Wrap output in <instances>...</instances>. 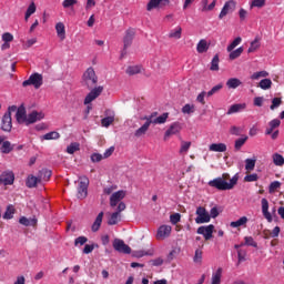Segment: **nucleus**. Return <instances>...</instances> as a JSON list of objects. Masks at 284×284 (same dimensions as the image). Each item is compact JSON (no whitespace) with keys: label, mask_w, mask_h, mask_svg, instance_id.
Segmentation results:
<instances>
[{"label":"nucleus","mask_w":284,"mask_h":284,"mask_svg":"<svg viewBox=\"0 0 284 284\" xmlns=\"http://www.w3.org/2000/svg\"><path fill=\"white\" fill-rule=\"evenodd\" d=\"M236 183H239V174L233 175L230 182L225 181L223 178H215L209 181L207 185L223 192L226 190H234V185H236Z\"/></svg>","instance_id":"1"},{"label":"nucleus","mask_w":284,"mask_h":284,"mask_svg":"<svg viewBox=\"0 0 284 284\" xmlns=\"http://www.w3.org/2000/svg\"><path fill=\"white\" fill-rule=\"evenodd\" d=\"M82 83L88 88V90H92L97 83H99V78L97 77V72L92 67L88 68L82 75Z\"/></svg>","instance_id":"2"},{"label":"nucleus","mask_w":284,"mask_h":284,"mask_svg":"<svg viewBox=\"0 0 284 284\" xmlns=\"http://www.w3.org/2000/svg\"><path fill=\"white\" fill-rule=\"evenodd\" d=\"M12 112H17V105H11L8 111L3 114L1 120V130L3 132L12 131Z\"/></svg>","instance_id":"3"},{"label":"nucleus","mask_w":284,"mask_h":284,"mask_svg":"<svg viewBox=\"0 0 284 284\" xmlns=\"http://www.w3.org/2000/svg\"><path fill=\"white\" fill-rule=\"evenodd\" d=\"M28 85H33L36 90H39L43 85V75L41 73H32L28 80L22 82V88H28Z\"/></svg>","instance_id":"4"},{"label":"nucleus","mask_w":284,"mask_h":284,"mask_svg":"<svg viewBox=\"0 0 284 284\" xmlns=\"http://www.w3.org/2000/svg\"><path fill=\"white\" fill-rule=\"evenodd\" d=\"M89 185L90 179H88V176L85 175L80 176V182L78 186V199H80L81 201H83V199H87Z\"/></svg>","instance_id":"5"},{"label":"nucleus","mask_w":284,"mask_h":284,"mask_svg":"<svg viewBox=\"0 0 284 284\" xmlns=\"http://www.w3.org/2000/svg\"><path fill=\"white\" fill-rule=\"evenodd\" d=\"M196 217L195 223L197 225H203V223H210V213L203 206H197L195 211Z\"/></svg>","instance_id":"6"},{"label":"nucleus","mask_w":284,"mask_h":284,"mask_svg":"<svg viewBox=\"0 0 284 284\" xmlns=\"http://www.w3.org/2000/svg\"><path fill=\"white\" fill-rule=\"evenodd\" d=\"M134 34H136V32L134 31V29H128L125 31L124 38H123V50L121 53V59H123V57H125V54H128V48H130V45H132V41H134Z\"/></svg>","instance_id":"7"},{"label":"nucleus","mask_w":284,"mask_h":284,"mask_svg":"<svg viewBox=\"0 0 284 284\" xmlns=\"http://www.w3.org/2000/svg\"><path fill=\"white\" fill-rule=\"evenodd\" d=\"M102 93H103V87L99 85V87L91 88V91L84 98V105H90L92 101H97V99H99V97H101Z\"/></svg>","instance_id":"8"},{"label":"nucleus","mask_w":284,"mask_h":284,"mask_svg":"<svg viewBox=\"0 0 284 284\" xmlns=\"http://www.w3.org/2000/svg\"><path fill=\"white\" fill-rule=\"evenodd\" d=\"M113 248L120 254H132V248L121 239L113 240Z\"/></svg>","instance_id":"9"},{"label":"nucleus","mask_w":284,"mask_h":284,"mask_svg":"<svg viewBox=\"0 0 284 284\" xmlns=\"http://www.w3.org/2000/svg\"><path fill=\"white\" fill-rule=\"evenodd\" d=\"M196 234H201L205 239V241H210V239H212L214 234V225L209 224V225L200 226L196 230Z\"/></svg>","instance_id":"10"},{"label":"nucleus","mask_w":284,"mask_h":284,"mask_svg":"<svg viewBox=\"0 0 284 284\" xmlns=\"http://www.w3.org/2000/svg\"><path fill=\"white\" fill-rule=\"evenodd\" d=\"M114 110L106 109L104 112V118L101 120L102 128H110L114 123Z\"/></svg>","instance_id":"11"},{"label":"nucleus","mask_w":284,"mask_h":284,"mask_svg":"<svg viewBox=\"0 0 284 284\" xmlns=\"http://www.w3.org/2000/svg\"><path fill=\"white\" fill-rule=\"evenodd\" d=\"M236 9V2L234 0L226 1L219 14V19H223L224 17H227L230 12H234Z\"/></svg>","instance_id":"12"},{"label":"nucleus","mask_w":284,"mask_h":284,"mask_svg":"<svg viewBox=\"0 0 284 284\" xmlns=\"http://www.w3.org/2000/svg\"><path fill=\"white\" fill-rule=\"evenodd\" d=\"M0 183L2 185H13L14 184V172L3 171L0 174Z\"/></svg>","instance_id":"13"},{"label":"nucleus","mask_w":284,"mask_h":284,"mask_svg":"<svg viewBox=\"0 0 284 284\" xmlns=\"http://www.w3.org/2000/svg\"><path fill=\"white\" fill-rule=\"evenodd\" d=\"M125 194H126V192L123 191V190L114 192L110 196V205H111V207H116L118 203H121V201H123L125 199Z\"/></svg>","instance_id":"14"},{"label":"nucleus","mask_w":284,"mask_h":284,"mask_svg":"<svg viewBox=\"0 0 284 284\" xmlns=\"http://www.w3.org/2000/svg\"><path fill=\"white\" fill-rule=\"evenodd\" d=\"M45 114L43 112L39 111H32L27 115V122L26 125H32V123H37V121H41L44 119Z\"/></svg>","instance_id":"15"},{"label":"nucleus","mask_w":284,"mask_h":284,"mask_svg":"<svg viewBox=\"0 0 284 284\" xmlns=\"http://www.w3.org/2000/svg\"><path fill=\"white\" fill-rule=\"evenodd\" d=\"M261 203H262V214L264 219H266L267 223H272L274 219L272 217V213H270V202L267 201V199L264 197L261 200Z\"/></svg>","instance_id":"16"},{"label":"nucleus","mask_w":284,"mask_h":284,"mask_svg":"<svg viewBox=\"0 0 284 284\" xmlns=\"http://www.w3.org/2000/svg\"><path fill=\"white\" fill-rule=\"evenodd\" d=\"M179 132H181V123L179 122L172 123L164 133V141H166L168 139H170V136L174 134H179Z\"/></svg>","instance_id":"17"},{"label":"nucleus","mask_w":284,"mask_h":284,"mask_svg":"<svg viewBox=\"0 0 284 284\" xmlns=\"http://www.w3.org/2000/svg\"><path fill=\"white\" fill-rule=\"evenodd\" d=\"M17 112H16V119L18 121V123H27L28 120V114L26 112V106H23V104H21L18 109L16 108Z\"/></svg>","instance_id":"18"},{"label":"nucleus","mask_w":284,"mask_h":284,"mask_svg":"<svg viewBox=\"0 0 284 284\" xmlns=\"http://www.w3.org/2000/svg\"><path fill=\"white\" fill-rule=\"evenodd\" d=\"M170 234H172V226L164 224L158 229L156 239H168Z\"/></svg>","instance_id":"19"},{"label":"nucleus","mask_w":284,"mask_h":284,"mask_svg":"<svg viewBox=\"0 0 284 284\" xmlns=\"http://www.w3.org/2000/svg\"><path fill=\"white\" fill-rule=\"evenodd\" d=\"M221 278H223V267H217L212 273L211 284H221Z\"/></svg>","instance_id":"20"},{"label":"nucleus","mask_w":284,"mask_h":284,"mask_svg":"<svg viewBox=\"0 0 284 284\" xmlns=\"http://www.w3.org/2000/svg\"><path fill=\"white\" fill-rule=\"evenodd\" d=\"M210 50V43H207V40L202 39L196 44V52L199 54H204V52H207Z\"/></svg>","instance_id":"21"},{"label":"nucleus","mask_w":284,"mask_h":284,"mask_svg":"<svg viewBox=\"0 0 284 284\" xmlns=\"http://www.w3.org/2000/svg\"><path fill=\"white\" fill-rule=\"evenodd\" d=\"M247 108L246 103L232 104L227 110L226 114H236V112H243Z\"/></svg>","instance_id":"22"},{"label":"nucleus","mask_w":284,"mask_h":284,"mask_svg":"<svg viewBox=\"0 0 284 284\" xmlns=\"http://www.w3.org/2000/svg\"><path fill=\"white\" fill-rule=\"evenodd\" d=\"M19 223L20 225H24V227H34V225H37V219L36 217H26V216H21L19 219Z\"/></svg>","instance_id":"23"},{"label":"nucleus","mask_w":284,"mask_h":284,"mask_svg":"<svg viewBox=\"0 0 284 284\" xmlns=\"http://www.w3.org/2000/svg\"><path fill=\"white\" fill-rule=\"evenodd\" d=\"M103 212H100L95 217L93 224L91 225L92 232H99V230H101V223H103Z\"/></svg>","instance_id":"24"},{"label":"nucleus","mask_w":284,"mask_h":284,"mask_svg":"<svg viewBox=\"0 0 284 284\" xmlns=\"http://www.w3.org/2000/svg\"><path fill=\"white\" fill-rule=\"evenodd\" d=\"M209 150L210 152H227V145L225 143H212Z\"/></svg>","instance_id":"25"},{"label":"nucleus","mask_w":284,"mask_h":284,"mask_svg":"<svg viewBox=\"0 0 284 284\" xmlns=\"http://www.w3.org/2000/svg\"><path fill=\"white\" fill-rule=\"evenodd\" d=\"M38 183H41V179L38 176H34V175H29L27 178V181H26V185L27 187H36Z\"/></svg>","instance_id":"26"},{"label":"nucleus","mask_w":284,"mask_h":284,"mask_svg":"<svg viewBox=\"0 0 284 284\" xmlns=\"http://www.w3.org/2000/svg\"><path fill=\"white\" fill-rule=\"evenodd\" d=\"M159 115L158 112H153L150 115H145L143 120L145 121L144 124L150 128V125H156V116Z\"/></svg>","instance_id":"27"},{"label":"nucleus","mask_w":284,"mask_h":284,"mask_svg":"<svg viewBox=\"0 0 284 284\" xmlns=\"http://www.w3.org/2000/svg\"><path fill=\"white\" fill-rule=\"evenodd\" d=\"M243 82H241L237 78H230L226 81V87L229 90H236Z\"/></svg>","instance_id":"28"},{"label":"nucleus","mask_w":284,"mask_h":284,"mask_svg":"<svg viewBox=\"0 0 284 284\" xmlns=\"http://www.w3.org/2000/svg\"><path fill=\"white\" fill-rule=\"evenodd\" d=\"M38 176L41 181H50V176H52V171L48 169H42L39 171Z\"/></svg>","instance_id":"29"},{"label":"nucleus","mask_w":284,"mask_h":284,"mask_svg":"<svg viewBox=\"0 0 284 284\" xmlns=\"http://www.w3.org/2000/svg\"><path fill=\"white\" fill-rule=\"evenodd\" d=\"M169 3L170 0H150L149 3L146 4V10L148 12H151V10H154L158 6H161V3Z\"/></svg>","instance_id":"30"},{"label":"nucleus","mask_w":284,"mask_h":284,"mask_svg":"<svg viewBox=\"0 0 284 284\" xmlns=\"http://www.w3.org/2000/svg\"><path fill=\"white\" fill-rule=\"evenodd\" d=\"M55 30H57L58 37L61 40L65 39V24H63V22H58L55 24Z\"/></svg>","instance_id":"31"},{"label":"nucleus","mask_w":284,"mask_h":284,"mask_svg":"<svg viewBox=\"0 0 284 284\" xmlns=\"http://www.w3.org/2000/svg\"><path fill=\"white\" fill-rule=\"evenodd\" d=\"M272 159H273V163L274 165H276L277 168H283L284 165V158L281 153H274L272 155Z\"/></svg>","instance_id":"32"},{"label":"nucleus","mask_w":284,"mask_h":284,"mask_svg":"<svg viewBox=\"0 0 284 284\" xmlns=\"http://www.w3.org/2000/svg\"><path fill=\"white\" fill-rule=\"evenodd\" d=\"M142 67L136 64V65H130L126 69V74L130 77H134V74H141Z\"/></svg>","instance_id":"33"},{"label":"nucleus","mask_w":284,"mask_h":284,"mask_svg":"<svg viewBox=\"0 0 284 284\" xmlns=\"http://www.w3.org/2000/svg\"><path fill=\"white\" fill-rule=\"evenodd\" d=\"M79 3V0H63L62 8L64 10H74V7Z\"/></svg>","instance_id":"34"},{"label":"nucleus","mask_w":284,"mask_h":284,"mask_svg":"<svg viewBox=\"0 0 284 284\" xmlns=\"http://www.w3.org/2000/svg\"><path fill=\"white\" fill-rule=\"evenodd\" d=\"M44 141H57V139H61V134L57 131H51L42 136Z\"/></svg>","instance_id":"35"},{"label":"nucleus","mask_w":284,"mask_h":284,"mask_svg":"<svg viewBox=\"0 0 284 284\" xmlns=\"http://www.w3.org/2000/svg\"><path fill=\"white\" fill-rule=\"evenodd\" d=\"M243 225H247V216H242L237 221L230 223L231 227H243Z\"/></svg>","instance_id":"36"},{"label":"nucleus","mask_w":284,"mask_h":284,"mask_svg":"<svg viewBox=\"0 0 284 284\" xmlns=\"http://www.w3.org/2000/svg\"><path fill=\"white\" fill-rule=\"evenodd\" d=\"M13 148H12V143H10V141H4L2 142V145L0 148V152L2 154H10V152H12Z\"/></svg>","instance_id":"37"},{"label":"nucleus","mask_w":284,"mask_h":284,"mask_svg":"<svg viewBox=\"0 0 284 284\" xmlns=\"http://www.w3.org/2000/svg\"><path fill=\"white\" fill-rule=\"evenodd\" d=\"M266 77H270L267 71H257L251 75V79L252 81H258V79H266Z\"/></svg>","instance_id":"38"},{"label":"nucleus","mask_w":284,"mask_h":284,"mask_svg":"<svg viewBox=\"0 0 284 284\" xmlns=\"http://www.w3.org/2000/svg\"><path fill=\"white\" fill-rule=\"evenodd\" d=\"M81 150V144L78 142H72L70 145L67 146L68 154H74V152H79Z\"/></svg>","instance_id":"39"},{"label":"nucleus","mask_w":284,"mask_h":284,"mask_svg":"<svg viewBox=\"0 0 284 284\" xmlns=\"http://www.w3.org/2000/svg\"><path fill=\"white\" fill-rule=\"evenodd\" d=\"M2 219H4L6 221H10L11 219H14V207L12 206H7V210L4 212V214L2 215Z\"/></svg>","instance_id":"40"},{"label":"nucleus","mask_w":284,"mask_h":284,"mask_svg":"<svg viewBox=\"0 0 284 284\" xmlns=\"http://www.w3.org/2000/svg\"><path fill=\"white\" fill-rule=\"evenodd\" d=\"M181 32H183V29L181 27H176L175 29L170 31L169 38L170 39H181Z\"/></svg>","instance_id":"41"},{"label":"nucleus","mask_w":284,"mask_h":284,"mask_svg":"<svg viewBox=\"0 0 284 284\" xmlns=\"http://www.w3.org/2000/svg\"><path fill=\"white\" fill-rule=\"evenodd\" d=\"M242 245H246L247 247H258V243H256L252 236H245Z\"/></svg>","instance_id":"42"},{"label":"nucleus","mask_w":284,"mask_h":284,"mask_svg":"<svg viewBox=\"0 0 284 284\" xmlns=\"http://www.w3.org/2000/svg\"><path fill=\"white\" fill-rule=\"evenodd\" d=\"M260 48H261V42L258 41V38H255L254 41L251 42L247 52L248 54H252V52H256V50Z\"/></svg>","instance_id":"43"},{"label":"nucleus","mask_w":284,"mask_h":284,"mask_svg":"<svg viewBox=\"0 0 284 284\" xmlns=\"http://www.w3.org/2000/svg\"><path fill=\"white\" fill-rule=\"evenodd\" d=\"M258 88H261V90H270V88H272V80L267 78L261 80Z\"/></svg>","instance_id":"44"},{"label":"nucleus","mask_w":284,"mask_h":284,"mask_svg":"<svg viewBox=\"0 0 284 284\" xmlns=\"http://www.w3.org/2000/svg\"><path fill=\"white\" fill-rule=\"evenodd\" d=\"M196 112V106L194 104H185L182 108V114H194Z\"/></svg>","instance_id":"45"},{"label":"nucleus","mask_w":284,"mask_h":284,"mask_svg":"<svg viewBox=\"0 0 284 284\" xmlns=\"http://www.w3.org/2000/svg\"><path fill=\"white\" fill-rule=\"evenodd\" d=\"M247 141V135H242L240 139L235 140L234 148L235 150H241Z\"/></svg>","instance_id":"46"},{"label":"nucleus","mask_w":284,"mask_h":284,"mask_svg":"<svg viewBox=\"0 0 284 284\" xmlns=\"http://www.w3.org/2000/svg\"><path fill=\"white\" fill-rule=\"evenodd\" d=\"M230 52L231 53L229 55V59H231V61H234V59H239V57H241V54H243V47H240L236 50H232Z\"/></svg>","instance_id":"47"},{"label":"nucleus","mask_w":284,"mask_h":284,"mask_svg":"<svg viewBox=\"0 0 284 284\" xmlns=\"http://www.w3.org/2000/svg\"><path fill=\"white\" fill-rule=\"evenodd\" d=\"M243 41V39L241 37L235 38L226 48L227 52H232V50H234V48H236L237 45H241V42Z\"/></svg>","instance_id":"48"},{"label":"nucleus","mask_w":284,"mask_h":284,"mask_svg":"<svg viewBox=\"0 0 284 284\" xmlns=\"http://www.w3.org/2000/svg\"><path fill=\"white\" fill-rule=\"evenodd\" d=\"M148 130H150V126L148 124H143L142 126H140L135 132H134V136H136L138 139L143 136V134H145V132H148Z\"/></svg>","instance_id":"49"},{"label":"nucleus","mask_w":284,"mask_h":284,"mask_svg":"<svg viewBox=\"0 0 284 284\" xmlns=\"http://www.w3.org/2000/svg\"><path fill=\"white\" fill-rule=\"evenodd\" d=\"M254 168H256V159H246L245 160V170H247V172H252V170H254Z\"/></svg>","instance_id":"50"},{"label":"nucleus","mask_w":284,"mask_h":284,"mask_svg":"<svg viewBox=\"0 0 284 284\" xmlns=\"http://www.w3.org/2000/svg\"><path fill=\"white\" fill-rule=\"evenodd\" d=\"M121 214L119 212H113L109 217L108 225H116L119 223V217Z\"/></svg>","instance_id":"51"},{"label":"nucleus","mask_w":284,"mask_h":284,"mask_svg":"<svg viewBox=\"0 0 284 284\" xmlns=\"http://www.w3.org/2000/svg\"><path fill=\"white\" fill-rule=\"evenodd\" d=\"M221 90H223V83H219L213 87L209 92H206V97H214V94H217Z\"/></svg>","instance_id":"52"},{"label":"nucleus","mask_w":284,"mask_h":284,"mask_svg":"<svg viewBox=\"0 0 284 284\" xmlns=\"http://www.w3.org/2000/svg\"><path fill=\"white\" fill-rule=\"evenodd\" d=\"M219 54H215L211 61V67L210 70H212V72H219Z\"/></svg>","instance_id":"53"},{"label":"nucleus","mask_w":284,"mask_h":284,"mask_svg":"<svg viewBox=\"0 0 284 284\" xmlns=\"http://www.w3.org/2000/svg\"><path fill=\"white\" fill-rule=\"evenodd\" d=\"M242 133H243V126L233 125L230 129V134H232L233 136H241Z\"/></svg>","instance_id":"54"},{"label":"nucleus","mask_w":284,"mask_h":284,"mask_svg":"<svg viewBox=\"0 0 284 284\" xmlns=\"http://www.w3.org/2000/svg\"><path fill=\"white\" fill-rule=\"evenodd\" d=\"M99 247V244H85L84 248H83V254H92V252H94V248Z\"/></svg>","instance_id":"55"},{"label":"nucleus","mask_w":284,"mask_h":284,"mask_svg":"<svg viewBox=\"0 0 284 284\" xmlns=\"http://www.w3.org/2000/svg\"><path fill=\"white\" fill-rule=\"evenodd\" d=\"M283 104V100L281 98H274L272 100V104L270 106V110H276V108H281Z\"/></svg>","instance_id":"56"},{"label":"nucleus","mask_w":284,"mask_h":284,"mask_svg":"<svg viewBox=\"0 0 284 284\" xmlns=\"http://www.w3.org/2000/svg\"><path fill=\"white\" fill-rule=\"evenodd\" d=\"M168 116H170L169 113H163L162 115H159L155 118V125H161L168 121Z\"/></svg>","instance_id":"57"},{"label":"nucleus","mask_w":284,"mask_h":284,"mask_svg":"<svg viewBox=\"0 0 284 284\" xmlns=\"http://www.w3.org/2000/svg\"><path fill=\"white\" fill-rule=\"evenodd\" d=\"M191 145H192V142L182 141V144L180 148V154H186V152L190 150Z\"/></svg>","instance_id":"58"},{"label":"nucleus","mask_w":284,"mask_h":284,"mask_svg":"<svg viewBox=\"0 0 284 284\" xmlns=\"http://www.w3.org/2000/svg\"><path fill=\"white\" fill-rule=\"evenodd\" d=\"M170 221H171L172 225H176L178 223H181V213L171 214Z\"/></svg>","instance_id":"59"},{"label":"nucleus","mask_w":284,"mask_h":284,"mask_svg":"<svg viewBox=\"0 0 284 284\" xmlns=\"http://www.w3.org/2000/svg\"><path fill=\"white\" fill-rule=\"evenodd\" d=\"M278 187H281V182H278V181L271 182V184L268 186L270 194H274L275 190H278Z\"/></svg>","instance_id":"60"},{"label":"nucleus","mask_w":284,"mask_h":284,"mask_svg":"<svg viewBox=\"0 0 284 284\" xmlns=\"http://www.w3.org/2000/svg\"><path fill=\"white\" fill-rule=\"evenodd\" d=\"M85 243H88V237L85 236H79L74 240L75 247H79V245L80 246L85 245Z\"/></svg>","instance_id":"61"},{"label":"nucleus","mask_w":284,"mask_h":284,"mask_svg":"<svg viewBox=\"0 0 284 284\" xmlns=\"http://www.w3.org/2000/svg\"><path fill=\"white\" fill-rule=\"evenodd\" d=\"M244 181L246 183H254L255 181H258V174L256 173L248 174L244 178Z\"/></svg>","instance_id":"62"},{"label":"nucleus","mask_w":284,"mask_h":284,"mask_svg":"<svg viewBox=\"0 0 284 284\" xmlns=\"http://www.w3.org/2000/svg\"><path fill=\"white\" fill-rule=\"evenodd\" d=\"M265 1L267 0H252L251 8H263L265 6Z\"/></svg>","instance_id":"63"},{"label":"nucleus","mask_w":284,"mask_h":284,"mask_svg":"<svg viewBox=\"0 0 284 284\" xmlns=\"http://www.w3.org/2000/svg\"><path fill=\"white\" fill-rule=\"evenodd\" d=\"M103 155L101 153H93L91 154V161L92 163H101L103 161Z\"/></svg>","instance_id":"64"}]
</instances>
